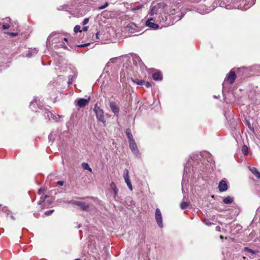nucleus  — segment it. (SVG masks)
<instances>
[{
    "mask_svg": "<svg viewBox=\"0 0 260 260\" xmlns=\"http://www.w3.org/2000/svg\"><path fill=\"white\" fill-rule=\"evenodd\" d=\"M96 118L99 121L102 122L104 126L106 125V119L105 118L104 112L103 109L98 106L97 104L94 105L93 108Z\"/></svg>",
    "mask_w": 260,
    "mask_h": 260,
    "instance_id": "1",
    "label": "nucleus"
},
{
    "mask_svg": "<svg viewBox=\"0 0 260 260\" xmlns=\"http://www.w3.org/2000/svg\"><path fill=\"white\" fill-rule=\"evenodd\" d=\"M44 116L46 119H48V120H54L56 121L60 118L59 115H55L49 110L46 109L44 111Z\"/></svg>",
    "mask_w": 260,
    "mask_h": 260,
    "instance_id": "2",
    "label": "nucleus"
},
{
    "mask_svg": "<svg viewBox=\"0 0 260 260\" xmlns=\"http://www.w3.org/2000/svg\"><path fill=\"white\" fill-rule=\"evenodd\" d=\"M128 170L127 169H125L123 171V177L124 179L125 182L127 184L128 188L131 190H133V186L129 179Z\"/></svg>",
    "mask_w": 260,
    "mask_h": 260,
    "instance_id": "3",
    "label": "nucleus"
},
{
    "mask_svg": "<svg viewBox=\"0 0 260 260\" xmlns=\"http://www.w3.org/2000/svg\"><path fill=\"white\" fill-rule=\"evenodd\" d=\"M155 218L158 225L160 228L163 227L162 215L160 210L158 208H156L155 213Z\"/></svg>",
    "mask_w": 260,
    "mask_h": 260,
    "instance_id": "4",
    "label": "nucleus"
},
{
    "mask_svg": "<svg viewBox=\"0 0 260 260\" xmlns=\"http://www.w3.org/2000/svg\"><path fill=\"white\" fill-rule=\"evenodd\" d=\"M90 99V97H89L87 99L83 98L77 99L76 101V105L80 108L85 107L86 105L88 104Z\"/></svg>",
    "mask_w": 260,
    "mask_h": 260,
    "instance_id": "5",
    "label": "nucleus"
},
{
    "mask_svg": "<svg viewBox=\"0 0 260 260\" xmlns=\"http://www.w3.org/2000/svg\"><path fill=\"white\" fill-rule=\"evenodd\" d=\"M109 107L112 112L118 116L119 112V107L114 101H111L109 103Z\"/></svg>",
    "mask_w": 260,
    "mask_h": 260,
    "instance_id": "6",
    "label": "nucleus"
},
{
    "mask_svg": "<svg viewBox=\"0 0 260 260\" xmlns=\"http://www.w3.org/2000/svg\"><path fill=\"white\" fill-rule=\"evenodd\" d=\"M236 79V75L233 69L231 70L227 75L224 81L226 80L230 84H232Z\"/></svg>",
    "mask_w": 260,
    "mask_h": 260,
    "instance_id": "7",
    "label": "nucleus"
},
{
    "mask_svg": "<svg viewBox=\"0 0 260 260\" xmlns=\"http://www.w3.org/2000/svg\"><path fill=\"white\" fill-rule=\"evenodd\" d=\"M129 145L133 154L137 156L138 155L139 150L135 140H132V141L129 142Z\"/></svg>",
    "mask_w": 260,
    "mask_h": 260,
    "instance_id": "8",
    "label": "nucleus"
},
{
    "mask_svg": "<svg viewBox=\"0 0 260 260\" xmlns=\"http://www.w3.org/2000/svg\"><path fill=\"white\" fill-rule=\"evenodd\" d=\"M228 185L225 181L221 180L218 184V189L220 192H223L228 189Z\"/></svg>",
    "mask_w": 260,
    "mask_h": 260,
    "instance_id": "9",
    "label": "nucleus"
},
{
    "mask_svg": "<svg viewBox=\"0 0 260 260\" xmlns=\"http://www.w3.org/2000/svg\"><path fill=\"white\" fill-rule=\"evenodd\" d=\"M137 28V26L134 23L128 24L125 28L126 31L133 33Z\"/></svg>",
    "mask_w": 260,
    "mask_h": 260,
    "instance_id": "10",
    "label": "nucleus"
},
{
    "mask_svg": "<svg viewBox=\"0 0 260 260\" xmlns=\"http://www.w3.org/2000/svg\"><path fill=\"white\" fill-rule=\"evenodd\" d=\"M152 18H150L148 19L146 22V26L152 28L153 29H157L158 28L159 25L156 23L152 22L151 21L152 20Z\"/></svg>",
    "mask_w": 260,
    "mask_h": 260,
    "instance_id": "11",
    "label": "nucleus"
},
{
    "mask_svg": "<svg viewBox=\"0 0 260 260\" xmlns=\"http://www.w3.org/2000/svg\"><path fill=\"white\" fill-rule=\"evenodd\" d=\"M152 78L155 81H160L162 79V76L160 72H157L152 74Z\"/></svg>",
    "mask_w": 260,
    "mask_h": 260,
    "instance_id": "12",
    "label": "nucleus"
},
{
    "mask_svg": "<svg viewBox=\"0 0 260 260\" xmlns=\"http://www.w3.org/2000/svg\"><path fill=\"white\" fill-rule=\"evenodd\" d=\"M81 205L79 206L80 207L81 210L86 211H89L90 206L88 204L83 202H81Z\"/></svg>",
    "mask_w": 260,
    "mask_h": 260,
    "instance_id": "13",
    "label": "nucleus"
},
{
    "mask_svg": "<svg viewBox=\"0 0 260 260\" xmlns=\"http://www.w3.org/2000/svg\"><path fill=\"white\" fill-rule=\"evenodd\" d=\"M234 201V198L231 196H228L223 200V202L225 204H230Z\"/></svg>",
    "mask_w": 260,
    "mask_h": 260,
    "instance_id": "14",
    "label": "nucleus"
},
{
    "mask_svg": "<svg viewBox=\"0 0 260 260\" xmlns=\"http://www.w3.org/2000/svg\"><path fill=\"white\" fill-rule=\"evenodd\" d=\"M126 135L128 139V141H132V140H135L133 138V135L132 134V132L130 128H127L125 132Z\"/></svg>",
    "mask_w": 260,
    "mask_h": 260,
    "instance_id": "15",
    "label": "nucleus"
},
{
    "mask_svg": "<svg viewBox=\"0 0 260 260\" xmlns=\"http://www.w3.org/2000/svg\"><path fill=\"white\" fill-rule=\"evenodd\" d=\"M82 167L83 169L86 170H88L90 172H92L91 168L89 167V165L86 162H83L81 164Z\"/></svg>",
    "mask_w": 260,
    "mask_h": 260,
    "instance_id": "16",
    "label": "nucleus"
},
{
    "mask_svg": "<svg viewBox=\"0 0 260 260\" xmlns=\"http://www.w3.org/2000/svg\"><path fill=\"white\" fill-rule=\"evenodd\" d=\"M110 186H111V187H112V186H114V189H113V190L114 191V198H115L117 195V193L118 192V189L116 187L115 184L113 182H112L111 183Z\"/></svg>",
    "mask_w": 260,
    "mask_h": 260,
    "instance_id": "17",
    "label": "nucleus"
},
{
    "mask_svg": "<svg viewBox=\"0 0 260 260\" xmlns=\"http://www.w3.org/2000/svg\"><path fill=\"white\" fill-rule=\"evenodd\" d=\"M189 205V204L187 202L182 201L180 204V208L181 209L184 210L186 209Z\"/></svg>",
    "mask_w": 260,
    "mask_h": 260,
    "instance_id": "18",
    "label": "nucleus"
},
{
    "mask_svg": "<svg viewBox=\"0 0 260 260\" xmlns=\"http://www.w3.org/2000/svg\"><path fill=\"white\" fill-rule=\"evenodd\" d=\"M69 204H71L73 205H77L79 206V205H81V202L75 201V200H71L68 202Z\"/></svg>",
    "mask_w": 260,
    "mask_h": 260,
    "instance_id": "19",
    "label": "nucleus"
},
{
    "mask_svg": "<svg viewBox=\"0 0 260 260\" xmlns=\"http://www.w3.org/2000/svg\"><path fill=\"white\" fill-rule=\"evenodd\" d=\"M1 210L2 212H3L4 213H6L7 215H9V213L10 212V211L8 209V207L6 206L3 207Z\"/></svg>",
    "mask_w": 260,
    "mask_h": 260,
    "instance_id": "20",
    "label": "nucleus"
},
{
    "mask_svg": "<svg viewBox=\"0 0 260 260\" xmlns=\"http://www.w3.org/2000/svg\"><path fill=\"white\" fill-rule=\"evenodd\" d=\"M244 250V251L248 252L252 254H254L256 253V251L253 250L252 249L249 248L248 247H245Z\"/></svg>",
    "mask_w": 260,
    "mask_h": 260,
    "instance_id": "21",
    "label": "nucleus"
},
{
    "mask_svg": "<svg viewBox=\"0 0 260 260\" xmlns=\"http://www.w3.org/2000/svg\"><path fill=\"white\" fill-rule=\"evenodd\" d=\"M133 82H134L136 83H137V84L140 85H143L144 83H145V81L144 80H136V81L133 80Z\"/></svg>",
    "mask_w": 260,
    "mask_h": 260,
    "instance_id": "22",
    "label": "nucleus"
},
{
    "mask_svg": "<svg viewBox=\"0 0 260 260\" xmlns=\"http://www.w3.org/2000/svg\"><path fill=\"white\" fill-rule=\"evenodd\" d=\"M188 164H187L186 165V166L184 167V174H183V176H184L185 175V176H187V172L189 171V168L187 166Z\"/></svg>",
    "mask_w": 260,
    "mask_h": 260,
    "instance_id": "23",
    "label": "nucleus"
},
{
    "mask_svg": "<svg viewBox=\"0 0 260 260\" xmlns=\"http://www.w3.org/2000/svg\"><path fill=\"white\" fill-rule=\"evenodd\" d=\"M80 28H81V26L79 25H77L74 27V31L75 32L77 33L80 31Z\"/></svg>",
    "mask_w": 260,
    "mask_h": 260,
    "instance_id": "24",
    "label": "nucleus"
},
{
    "mask_svg": "<svg viewBox=\"0 0 260 260\" xmlns=\"http://www.w3.org/2000/svg\"><path fill=\"white\" fill-rule=\"evenodd\" d=\"M47 197H48V196H47V195H46L45 197H41L40 200V201H39L38 204H41L42 203H43V202L45 201V199H46V198H47Z\"/></svg>",
    "mask_w": 260,
    "mask_h": 260,
    "instance_id": "25",
    "label": "nucleus"
},
{
    "mask_svg": "<svg viewBox=\"0 0 260 260\" xmlns=\"http://www.w3.org/2000/svg\"><path fill=\"white\" fill-rule=\"evenodd\" d=\"M250 170L254 175L258 172L257 169L254 167H252V168H250Z\"/></svg>",
    "mask_w": 260,
    "mask_h": 260,
    "instance_id": "26",
    "label": "nucleus"
},
{
    "mask_svg": "<svg viewBox=\"0 0 260 260\" xmlns=\"http://www.w3.org/2000/svg\"><path fill=\"white\" fill-rule=\"evenodd\" d=\"M108 6V3L106 2L104 5L99 7V9L102 10L106 8Z\"/></svg>",
    "mask_w": 260,
    "mask_h": 260,
    "instance_id": "27",
    "label": "nucleus"
},
{
    "mask_svg": "<svg viewBox=\"0 0 260 260\" xmlns=\"http://www.w3.org/2000/svg\"><path fill=\"white\" fill-rule=\"evenodd\" d=\"M89 44H90L89 43H85L84 44L78 45L77 47H79V48H83V47H86V46L89 45Z\"/></svg>",
    "mask_w": 260,
    "mask_h": 260,
    "instance_id": "28",
    "label": "nucleus"
},
{
    "mask_svg": "<svg viewBox=\"0 0 260 260\" xmlns=\"http://www.w3.org/2000/svg\"><path fill=\"white\" fill-rule=\"evenodd\" d=\"M54 211V210H48V211H47L46 212H45V214L46 215H50Z\"/></svg>",
    "mask_w": 260,
    "mask_h": 260,
    "instance_id": "29",
    "label": "nucleus"
},
{
    "mask_svg": "<svg viewBox=\"0 0 260 260\" xmlns=\"http://www.w3.org/2000/svg\"><path fill=\"white\" fill-rule=\"evenodd\" d=\"M88 22H89V19L88 18H86L83 20V21L82 22V24H83V25H84L87 24L88 23Z\"/></svg>",
    "mask_w": 260,
    "mask_h": 260,
    "instance_id": "30",
    "label": "nucleus"
},
{
    "mask_svg": "<svg viewBox=\"0 0 260 260\" xmlns=\"http://www.w3.org/2000/svg\"><path fill=\"white\" fill-rule=\"evenodd\" d=\"M10 25L9 24H4L3 26H2V28L3 29H8L9 27H10Z\"/></svg>",
    "mask_w": 260,
    "mask_h": 260,
    "instance_id": "31",
    "label": "nucleus"
},
{
    "mask_svg": "<svg viewBox=\"0 0 260 260\" xmlns=\"http://www.w3.org/2000/svg\"><path fill=\"white\" fill-rule=\"evenodd\" d=\"M144 84L145 85V86L148 88L150 87L151 86V83H150L149 82H146L144 83Z\"/></svg>",
    "mask_w": 260,
    "mask_h": 260,
    "instance_id": "32",
    "label": "nucleus"
},
{
    "mask_svg": "<svg viewBox=\"0 0 260 260\" xmlns=\"http://www.w3.org/2000/svg\"><path fill=\"white\" fill-rule=\"evenodd\" d=\"M9 35H10L11 37H15L17 36L18 33L17 32H9L8 33Z\"/></svg>",
    "mask_w": 260,
    "mask_h": 260,
    "instance_id": "33",
    "label": "nucleus"
},
{
    "mask_svg": "<svg viewBox=\"0 0 260 260\" xmlns=\"http://www.w3.org/2000/svg\"><path fill=\"white\" fill-rule=\"evenodd\" d=\"M32 54L31 52H30V51L28 52L26 54V56L27 57H30L31 56H32Z\"/></svg>",
    "mask_w": 260,
    "mask_h": 260,
    "instance_id": "34",
    "label": "nucleus"
},
{
    "mask_svg": "<svg viewBox=\"0 0 260 260\" xmlns=\"http://www.w3.org/2000/svg\"><path fill=\"white\" fill-rule=\"evenodd\" d=\"M56 184L58 185L62 186L64 184V182L62 181H57Z\"/></svg>",
    "mask_w": 260,
    "mask_h": 260,
    "instance_id": "35",
    "label": "nucleus"
},
{
    "mask_svg": "<svg viewBox=\"0 0 260 260\" xmlns=\"http://www.w3.org/2000/svg\"><path fill=\"white\" fill-rule=\"evenodd\" d=\"M255 176L257 179H260V173L258 171L255 174Z\"/></svg>",
    "mask_w": 260,
    "mask_h": 260,
    "instance_id": "36",
    "label": "nucleus"
},
{
    "mask_svg": "<svg viewBox=\"0 0 260 260\" xmlns=\"http://www.w3.org/2000/svg\"><path fill=\"white\" fill-rule=\"evenodd\" d=\"M247 148V147L246 146H244L243 148H242V151L243 152V153L245 154H247V152H246V149Z\"/></svg>",
    "mask_w": 260,
    "mask_h": 260,
    "instance_id": "37",
    "label": "nucleus"
},
{
    "mask_svg": "<svg viewBox=\"0 0 260 260\" xmlns=\"http://www.w3.org/2000/svg\"><path fill=\"white\" fill-rule=\"evenodd\" d=\"M142 7V5H140L134 8V10H138Z\"/></svg>",
    "mask_w": 260,
    "mask_h": 260,
    "instance_id": "38",
    "label": "nucleus"
},
{
    "mask_svg": "<svg viewBox=\"0 0 260 260\" xmlns=\"http://www.w3.org/2000/svg\"><path fill=\"white\" fill-rule=\"evenodd\" d=\"M88 26H84L82 28V30L83 31H86L88 30Z\"/></svg>",
    "mask_w": 260,
    "mask_h": 260,
    "instance_id": "39",
    "label": "nucleus"
},
{
    "mask_svg": "<svg viewBox=\"0 0 260 260\" xmlns=\"http://www.w3.org/2000/svg\"><path fill=\"white\" fill-rule=\"evenodd\" d=\"M216 231H220V227L219 226H217L216 227Z\"/></svg>",
    "mask_w": 260,
    "mask_h": 260,
    "instance_id": "40",
    "label": "nucleus"
},
{
    "mask_svg": "<svg viewBox=\"0 0 260 260\" xmlns=\"http://www.w3.org/2000/svg\"><path fill=\"white\" fill-rule=\"evenodd\" d=\"M254 4V1H252L250 2V3L249 4V7H251L252 6H253V5Z\"/></svg>",
    "mask_w": 260,
    "mask_h": 260,
    "instance_id": "41",
    "label": "nucleus"
},
{
    "mask_svg": "<svg viewBox=\"0 0 260 260\" xmlns=\"http://www.w3.org/2000/svg\"><path fill=\"white\" fill-rule=\"evenodd\" d=\"M36 102V99H34V101H32V102H30V107L32 105V104H34V102Z\"/></svg>",
    "mask_w": 260,
    "mask_h": 260,
    "instance_id": "42",
    "label": "nucleus"
},
{
    "mask_svg": "<svg viewBox=\"0 0 260 260\" xmlns=\"http://www.w3.org/2000/svg\"><path fill=\"white\" fill-rule=\"evenodd\" d=\"M99 32H97L95 34V36L96 39H99L98 36H99Z\"/></svg>",
    "mask_w": 260,
    "mask_h": 260,
    "instance_id": "43",
    "label": "nucleus"
},
{
    "mask_svg": "<svg viewBox=\"0 0 260 260\" xmlns=\"http://www.w3.org/2000/svg\"><path fill=\"white\" fill-rule=\"evenodd\" d=\"M61 46H62V47H63L64 48H66H66H67V46H66L64 44H61Z\"/></svg>",
    "mask_w": 260,
    "mask_h": 260,
    "instance_id": "44",
    "label": "nucleus"
},
{
    "mask_svg": "<svg viewBox=\"0 0 260 260\" xmlns=\"http://www.w3.org/2000/svg\"><path fill=\"white\" fill-rule=\"evenodd\" d=\"M41 192H42V190H41V189H40L39 190V191H38V193H39V194H41Z\"/></svg>",
    "mask_w": 260,
    "mask_h": 260,
    "instance_id": "45",
    "label": "nucleus"
},
{
    "mask_svg": "<svg viewBox=\"0 0 260 260\" xmlns=\"http://www.w3.org/2000/svg\"><path fill=\"white\" fill-rule=\"evenodd\" d=\"M11 218L13 220H15V218L13 215H11Z\"/></svg>",
    "mask_w": 260,
    "mask_h": 260,
    "instance_id": "46",
    "label": "nucleus"
},
{
    "mask_svg": "<svg viewBox=\"0 0 260 260\" xmlns=\"http://www.w3.org/2000/svg\"><path fill=\"white\" fill-rule=\"evenodd\" d=\"M220 239H221V240H223V237L222 236V235H220V237H219Z\"/></svg>",
    "mask_w": 260,
    "mask_h": 260,
    "instance_id": "47",
    "label": "nucleus"
},
{
    "mask_svg": "<svg viewBox=\"0 0 260 260\" xmlns=\"http://www.w3.org/2000/svg\"><path fill=\"white\" fill-rule=\"evenodd\" d=\"M257 212H260V207L257 209Z\"/></svg>",
    "mask_w": 260,
    "mask_h": 260,
    "instance_id": "48",
    "label": "nucleus"
},
{
    "mask_svg": "<svg viewBox=\"0 0 260 260\" xmlns=\"http://www.w3.org/2000/svg\"><path fill=\"white\" fill-rule=\"evenodd\" d=\"M63 40H64L65 41L68 42V40H67V38H63Z\"/></svg>",
    "mask_w": 260,
    "mask_h": 260,
    "instance_id": "49",
    "label": "nucleus"
},
{
    "mask_svg": "<svg viewBox=\"0 0 260 260\" xmlns=\"http://www.w3.org/2000/svg\"><path fill=\"white\" fill-rule=\"evenodd\" d=\"M53 35V34H51L49 36L48 38H50V37H51V36H52Z\"/></svg>",
    "mask_w": 260,
    "mask_h": 260,
    "instance_id": "50",
    "label": "nucleus"
},
{
    "mask_svg": "<svg viewBox=\"0 0 260 260\" xmlns=\"http://www.w3.org/2000/svg\"><path fill=\"white\" fill-rule=\"evenodd\" d=\"M214 98H217L218 97H217V96H216V95H214Z\"/></svg>",
    "mask_w": 260,
    "mask_h": 260,
    "instance_id": "51",
    "label": "nucleus"
},
{
    "mask_svg": "<svg viewBox=\"0 0 260 260\" xmlns=\"http://www.w3.org/2000/svg\"><path fill=\"white\" fill-rule=\"evenodd\" d=\"M80 226H81V225H79L78 226V229H79V228H80Z\"/></svg>",
    "mask_w": 260,
    "mask_h": 260,
    "instance_id": "52",
    "label": "nucleus"
},
{
    "mask_svg": "<svg viewBox=\"0 0 260 260\" xmlns=\"http://www.w3.org/2000/svg\"><path fill=\"white\" fill-rule=\"evenodd\" d=\"M111 188H112V189H114V186H112V187H111Z\"/></svg>",
    "mask_w": 260,
    "mask_h": 260,
    "instance_id": "53",
    "label": "nucleus"
},
{
    "mask_svg": "<svg viewBox=\"0 0 260 260\" xmlns=\"http://www.w3.org/2000/svg\"><path fill=\"white\" fill-rule=\"evenodd\" d=\"M74 260H80V259H74Z\"/></svg>",
    "mask_w": 260,
    "mask_h": 260,
    "instance_id": "54",
    "label": "nucleus"
}]
</instances>
